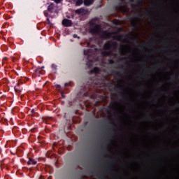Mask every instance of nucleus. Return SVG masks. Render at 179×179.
Returning <instances> with one entry per match:
<instances>
[{
  "label": "nucleus",
  "mask_w": 179,
  "mask_h": 179,
  "mask_svg": "<svg viewBox=\"0 0 179 179\" xmlns=\"http://www.w3.org/2000/svg\"><path fill=\"white\" fill-rule=\"evenodd\" d=\"M62 24L64 27H71V26H72V20L64 19L62 20Z\"/></svg>",
  "instance_id": "nucleus-6"
},
{
  "label": "nucleus",
  "mask_w": 179,
  "mask_h": 179,
  "mask_svg": "<svg viewBox=\"0 0 179 179\" xmlns=\"http://www.w3.org/2000/svg\"><path fill=\"white\" fill-rule=\"evenodd\" d=\"M105 150H107L108 152V148H106Z\"/></svg>",
  "instance_id": "nucleus-39"
},
{
  "label": "nucleus",
  "mask_w": 179,
  "mask_h": 179,
  "mask_svg": "<svg viewBox=\"0 0 179 179\" xmlns=\"http://www.w3.org/2000/svg\"><path fill=\"white\" fill-rule=\"evenodd\" d=\"M116 75H121V73L120 71L116 72Z\"/></svg>",
  "instance_id": "nucleus-33"
},
{
  "label": "nucleus",
  "mask_w": 179,
  "mask_h": 179,
  "mask_svg": "<svg viewBox=\"0 0 179 179\" xmlns=\"http://www.w3.org/2000/svg\"><path fill=\"white\" fill-rule=\"evenodd\" d=\"M55 3H61V2H62V0H53Z\"/></svg>",
  "instance_id": "nucleus-21"
},
{
  "label": "nucleus",
  "mask_w": 179,
  "mask_h": 179,
  "mask_svg": "<svg viewBox=\"0 0 179 179\" xmlns=\"http://www.w3.org/2000/svg\"><path fill=\"white\" fill-rule=\"evenodd\" d=\"M112 47H113L114 48H117V47H118V43L117 42H112Z\"/></svg>",
  "instance_id": "nucleus-18"
},
{
  "label": "nucleus",
  "mask_w": 179,
  "mask_h": 179,
  "mask_svg": "<svg viewBox=\"0 0 179 179\" xmlns=\"http://www.w3.org/2000/svg\"><path fill=\"white\" fill-rule=\"evenodd\" d=\"M143 4V0H137L136 1V5H141L142 6Z\"/></svg>",
  "instance_id": "nucleus-17"
},
{
  "label": "nucleus",
  "mask_w": 179,
  "mask_h": 179,
  "mask_svg": "<svg viewBox=\"0 0 179 179\" xmlns=\"http://www.w3.org/2000/svg\"><path fill=\"white\" fill-rule=\"evenodd\" d=\"M83 0H77L76 1V6H80L83 3Z\"/></svg>",
  "instance_id": "nucleus-15"
},
{
  "label": "nucleus",
  "mask_w": 179,
  "mask_h": 179,
  "mask_svg": "<svg viewBox=\"0 0 179 179\" xmlns=\"http://www.w3.org/2000/svg\"><path fill=\"white\" fill-rule=\"evenodd\" d=\"M94 3V0H84V5L85 6H90Z\"/></svg>",
  "instance_id": "nucleus-8"
},
{
  "label": "nucleus",
  "mask_w": 179,
  "mask_h": 179,
  "mask_svg": "<svg viewBox=\"0 0 179 179\" xmlns=\"http://www.w3.org/2000/svg\"><path fill=\"white\" fill-rule=\"evenodd\" d=\"M52 69H55V71H57V64H52L51 66Z\"/></svg>",
  "instance_id": "nucleus-20"
},
{
  "label": "nucleus",
  "mask_w": 179,
  "mask_h": 179,
  "mask_svg": "<svg viewBox=\"0 0 179 179\" xmlns=\"http://www.w3.org/2000/svg\"><path fill=\"white\" fill-rule=\"evenodd\" d=\"M47 21H48V22H50V18H47Z\"/></svg>",
  "instance_id": "nucleus-37"
},
{
  "label": "nucleus",
  "mask_w": 179,
  "mask_h": 179,
  "mask_svg": "<svg viewBox=\"0 0 179 179\" xmlns=\"http://www.w3.org/2000/svg\"><path fill=\"white\" fill-rule=\"evenodd\" d=\"M158 50L157 49H155V51H157Z\"/></svg>",
  "instance_id": "nucleus-41"
},
{
  "label": "nucleus",
  "mask_w": 179,
  "mask_h": 179,
  "mask_svg": "<svg viewBox=\"0 0 179 179\" xmlns=\"http://www.w3.org/2000/svg\"><path fill=\"white\" fill-rule=\"evenodd\" d=\"M73 37L74 38H79V36H78V34H74Z\"/></svg>",
  "instance_id": "nucleus-27"
},
{
  "label": "nucleus",
  "mask_w": 179,
  "mask_h": 179,
  "mask_svg": "<svg viewBox=\"0 0 179 179\" xmlns=\"http://www.w3.org/2000/svg\"><path fill=\"white\" fill-rule=\"evenodd\" d=\"M131 8H135V4H131Z\"/></svg>",
  "instance_id": "nucleus-36"
},
{
  "label": "nucleus",
  "mask_w": 179,
  "mask_h": 179,
  "mask_svg": "<svg viewBox=\"0 0 179 179\" xmlns=\"http://www.w3.org/2000/svg\"><path fill=\"white\" fill-rule=\"evenodd\" d=\"M44 15L45 17H48V13L47 11H44Z\"/></svg>",
  "instance_id": "nucleus-23"
},
{
  "label": "nucleus",
  "mask_w": 179,
  "mask_h": 179,
  "mask_svg": "<svg viewBox=\"0 0 179 179\" xmlns=\"http://www.w3.org/2000/svg\"><path fill=\"white\" fill-rule=\"evenodd\" d=\"M112 48L113 44L111 41H108L103 45V50H105V51H111Z\"/></svg>",
  "instance_id": "nucleus-5"
},
{
  "label": "nucleus",
  "mask_w": 179,
  "mask_h": 179,
  "mask_svg": "<svg viewBox=\"0 0 179 179\" xmlns=\"http://www.w3.org/2000/svg\"><path fill=\"white\" fill-rule=\"evenodd\" d=\"M88 47H91L92 49L84 50V55H87V63L86 65L87 68L91 69L93 66V62H94V52L97 51V48H95V45H92L90 46V43H87Z\"/></svg>",
  "instance_id": "nucleus-2"
},
{
  "label": "nucleus",
  "mask_w": 179,
  "mask_h": 179,
  "mask_svg": "<svg viewBox=\"0 0 179 179\" xmlns=\"http://www.w3.org/2000/svg\"><path fill=\"white\" fill-rule=\"evenodd\" d=\"M120 68H121L122 69H124V71H127V69H125V67L122 65H120Z\"/></svg>",
  "instance_id": "nucleus-22"
},
{
  "label": "nucleus",
  "mask_w": 179,
  "mask_h": 179,
  "mask_svg": "<svg viewBox=\"0 0 179 179\" xmlns=\"http://www.w3.org/2000/svg\"><path fill=\"white\" fill-rule=\"evenodd\" d=\"M90 33L91 34H99L101 38H105L106 40H110L113 37V34L108 32V31H103L101 32V26L96 23L94 20L90 21Z\"/></svg>",
  "instance_id": "nucleus-1"
},
{
  "label": "nucleus",
  "mask_w": 179,
  "mask_h": 179,
  "mask_svg": "<svg viewBox=\"0 0 179 179\" xmlns=\"http://www.w3.org/2000/svg\"><path fill=\"white\" fill-rule=\"evenodd\" d=\"M41 70L44 69V66H41Z\"/></svg>",
  "instance_id": "nucleus-38"
},
{
  "label": "nucleus",
  "mask_w": 179,
  "mask_h": 179,
  "mask_svg": "<svg viewBox=\"0 0 179 179\" xmlns=\"http://www.w3.org/2000/svg\"><path fill=\"white\" fill-rule=\"evenodd\" d=\"M64 86H65V87H67V86H69V83H66L64 84Z\"/></svg>",
  "instance_id": "nucleus-31"
},
{
  "label": "nucleus",
  "mask_w": 179,
  "mask_h": 179,
  "mask_svg": "<svg viewBox=\"0 0 179 179\" xmlns=\"http://www.w3.org/2000/svg\"><path fill=\"white\" fill-rule=\"evenodd\" d=\"M73 1H75V0H73Z\"/></svg>",
  "instance_id": "nucleus-42"
},
{
  "label": "nucleus",
  "mask_w": 179,
  "mask_h": 179,
  "mask_svg": "<svg viewBox=\"0 0 179 179\" xmlns=\"http://www.w3.org/2000/svg\"><path fill=\"white\" fill-rule=\"evenodd\" d=\"M34 75L35 76H40L41 75V71H40V69H36L34 71Z\"/></svg>",
  "instance_id": "nucleus-14"
},
{
  "label": "nucleus",
  "mask_w": 179,
  "mask_h": 179,
  "mask_svg": "<svg viewBox=\"0 0 179 179\" xmlns=\"http://www.w3.org/2000/svg\"><path fill=\"white\" fill-rule=\"evenodd\" d=\"M113 54V51L111 50H108V51H103L101 52V55H103V57H110V55H112Z\"/></svg>",
  "instance_id": "nucleus-7"
},
{
  "label": "nucleus",
  "mask_w": 179,
  "mask_h": 179,
  "mask_svg": "<svg viewBox=\"0 0 179 179\" xmlns=\"http://www.w3.org/2000/svg\"><path fill=\"white\" fill-rule=\"evenodd\" d=\"M11 60L13 61V62H15V61H16V57H11Z\"/></svg>",
  "instance_id": "nucleus-25"
},
{
  "label": "nucleus",
  "mask_w": 179,
  "mask_h": 179,
  "mask_svg": "<svg viewBox=\"0 0 179 179\" xmlns=\"http://www.w3.org/2000/svg\"><path fill=\"white\" fill-rule=\"evenodd\" d=\"M136 20H138V17H135V18L134 19V22H136Z\"/></svg>",
  "instance_id": "nucleus-34"
},
{
  "label": "nucleus",
  "mask_w": 179,
  "mask_h": 179,
  "mask_svg": "<svg viewBox=\"0 0 179 179\" xmlns=\"http://www.w3.org/2000/svg\"><path fill=\"white\" fill-rule=\"evenodd\" d=\"M76 13L77 15H82V13H85V10L83 8L76 10Z\"/></svg>",
  "instance_id": "nucleus-13"
},
{
  "label": "nucleus",
  "mask_w": 179,
  "mask_h": 179,
  "mask_svg": "<svg viewBox=\"0 0 179 179\" xmlns=\"http://www.w3.org/2000/svg\"><path fill=\"white\" fill-rule=\"evenodd\" d=\"M144 13L146 16H148V17H150V16H152V15H150V11H149V10H146L144 12Z\"/></svg>",
  "instance_id": "nucleus-16"
},
{
  "label": "nucleus",
  "mask_w": 179,
  "mask_h": 179,
  "mask_svg": "<svg viewBox=\"0 0 179 179\" xmlns=\"http://www.w3.org/2000/svg\"><path fill=\"white\" fill-rule=\"evenodd\" d=\"M58 9V7H57V4H55L54 3H51L48 6V10L50 12V13H55Z\"/></svg>",
  "instance_id": "nucleus-4"
},
{
  "label": "nucleus",
  "mask_w": 179,
  "mask_h": 179,
  "mask_svg": "<svg viewBox=\"0 0 179 179\" xmlns=\"http://www.w3.org/2000/svg\"><path fill=\"white\" fill-rule=\"evenodd\" d=\"M101 70L99 67H95L94 69L91 70V73H95L97 75V73H100Z\"/></svg>",
  "instance_id": "nucleus-9"
},
{
  "label": "nucleus",
  "mask_w": 179,
  "mask_h": 179,
  "mask_svg": "<svg viewBox=\"0 0 179 179\" xmlns=\"http://www.w3.org/2000/svg\"><path fill=\"white\" fill-rule=\"evenodd\" d=\"M27 164L28 166H30V164H37V162L34 159L30 158L27 162Z\"/></svg>",
  "instance_id": "nucleus-12"
},
{
  "label": "nucleus",
  "mask_w": 179,
  "mask_h": 179,
  "mask_svg": "<svg viewBox=\"0 0 179 179\" xmlns=\"http://www.w3.org/2000/svg\"><path fill=\"white\" fill-rule=\"evenodd\" d=\"M129 2H131V3H134V2H135V0H129Z\"/></svg>",
  "instance_id": "nucleus-32"
},
{
  "label": "nucleus",
  "mask_w": 179,
  "mask_h": 179,
  "mask_svg": "<svg viewBox=\"0 0 179 179\" xmlns=\"http://www.w3.org/2000/svg\"><path fill=\"white\" fill-rule=\"evenodd\" d=\"M114 132H113V135L111 136V138H114V135H115V129L113 128Z\"/></svg>",
  "instance_id": "nucleus-24"
},
{
  "label": "nucleus",
  "mask_w": 179,
  "mask_h": 179,
  "mask_svg": "<svg viewBox=\"0 0 179 179\" xmlns=\"http://www.w3.org/2000/svg\"><path fill=\"white\" fill-rule=\"evenodd\" d=\"M37 69H39V71L41 72V67L38 66Z\"/></svg>",
  "instance_id": "nucleus-35"
},
{
  "label": "nucleus",
  "mask_w": 179,
  "mask_h": 179,
  "mask_svg": "<svg viewBox=\"0 0 179 179\" xmlns=\"http://www.w3.org/2000/svg\"><path fill=\"white\" fill-rule=\"evenodd\" d=\"M113 38H114V40H117V41H123L124 36H122V35L115 36H114Z\"/></svg>",
  "instance_id": "nucleus-10"
},
{
  "label": "nucleus",
  "mask_w": 179,
  "mask_h": 179,
  "mask_svg": "<svg viewBox=\"0 0 179 179\" xmlns=\"http://www.w3.org/2000/svg\"><path fill=\"white\" fill-rule=\"evenodd\" d=\"M108 64H110V65H113V64H115V61H114V59H109L108 60Z\"/></svg>",
  "instance_id": "nucleus-19"
},
{
  "label": "nucleus",
  "mask_w": 179,
  "mask_h": 179,
  "mask_svg": "<svg viewBox=\"0 0 179 179\" xmlns=\"http://www.w3.org/2000/svg\"><path fill=\"white\" fill-rule=\"evenodd\" d=\"M20 85V84L17 83V85L14 87V90L15 93H17V94H20V93L22 92V91L19 88H17Z\"/></svg>",
  "instance_id": "nucleus-11"
},
{
  "label": "nucleus",
  "mask_w": 179,
  "mask_h": 179,
  "mask_svg": "<svg viewBox=\"0 0 179 179\" xmlns=\"http://www.w3.org/2000/svg\"><path fill=\"white\" fill-rule=\"evenodd\" d=\"M57 89H61V86L59 85H56Z\"/></svg>",
  "instance_id": "nucleus-29"
},
{
  "label": "nucleus",
  "mask_w": 179,
  "mask_h": 179,
  "mask_svg": "<svg viewBox=\"0 0 179 179\" xmlns=\"http://www.w3.org/2000/svg\"><path fill=\"white\" fill-rule=\"evenodd\" d=\"M93 87H96V84H92L91 85H89L88 89H87L84 92H80L78 93V96L81 97H89V92H90Z\"/></svg>",
  "instance_id": "nucleus-3"
},
{
  "label": "nucleus",
  "mask_w": 179,
  "mask_h": 179,
  "mask_svg": "<svg viewBox=\"0 0 179 179\" xmlns=\"http://www.w3.org/2000/svg\"><path fill=\"white\" fill-rule=\"evenodd\" d=\"M115 87H117V89L120 87H122V85H115Z\"/></svg>",
  "instance_id": "nucleus-30"
},
{
  "label": "nucleus",
  "mask_w": 179,
  "mask_h": 179,
  "mask_svg": "<svg viewBox=\"0 0 179 179\" xmlns=\"http://www.w3.org/2000/svg\"><path fill=\"white\" fill-rule=\"evenodd\" d=\"M6 61H8V57H4L3 58V64H5Z\"/></svg>",
  "instance_id": "nucleus-28"
},
{
  "label": "nucleus",
  "mask_w": 179,
  "mask_h": 179,
  "mask_svg": "<svg viewBox=\"0 0 179 179\" xmlns=\"http://www.w3.org/2000/svg\"><path fill=\"white\" fill-rule=\"evenodd\" d=\"M138 16H139V17H141V14H138Z\"/></svg>",
  "instance_id": "nucleus-40"
},
{
  "label": "nucleus",
  "mask_w": 179,
  "mask_h": 179,
  "mask_svg": "<svg viewBox=\"0 0 179 179\" xmlns=\"http://www.w3.org/2000/svg\"><path fill=\"white\" fill-rule=\"evenodd\" d=\"M31 114H35L36 113V110L34 109H32L31 110Z\"/></svg>",
  "instance_id": "nucleus-26"
}]
</instances>
